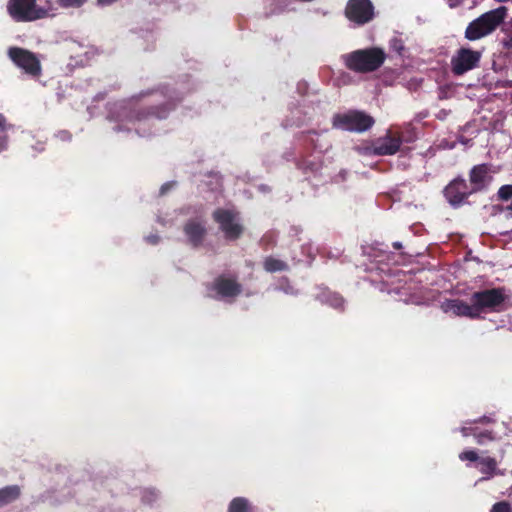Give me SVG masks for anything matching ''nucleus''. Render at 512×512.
I'll return each instance as SVG.
<instances>
[{"mask_svg": "<svg viewBox=\"0 0 512 512\" xmlns=\"http://www.w3.org/2000/svg\"><path fill=\"white\" fill-rule=\"evenodd\" d=\"M469 186L472 192L479 193L486 191L493 181L492 165L489 163H482L474 165L468 173Z\"/></svg>", "mask_w": 512, "mask_h": 512, "instance_id": "11", "label": "nucleus"}, {"mask_svg": "<svg viewBox=\"0 0 512 512\" xmlns=\"http://www.w3.org/2000/svg\"><path fill=\"white\" fill-rule=\"evenodd\" d=\"M212 217L218 223L219 229L224 233L226 240L235 241L243 234L244 227L238 222L237 212L218 208L213 212Z\"/></svg>", "mask_w": 512, "mask_h": 512, "instance_id": "7", "label": "nucleus"}, {"mask_svg": "<svg viewBox=\"0 0 512 512\" xmlns=\"http://www.w3.org/2000/svg\"><path fill=\"white\" fill-rule=\"evenodd\" d=\"M47 4L49 6V8L51 7V3H50V0H47Z\"/></svg>", "mask_w": 512, "mask_h": 512, "instance_id": "38", "label": "nucleus"}, {"mask_svg": "<svg viewBox=\"0 0 512 512\" xmlns=\"http://www.w3.org/2000/svg\"><path fill=\"white\" fill-rule=\"evenodd\" d=\"M479 465V471L484 475L481 480H489L496 475H504V472L498 469L497 460L493 457H481Z\"/></svg>", "mask_w": 512, "mask_h": 512, "instance_id": "17", "label": "nucleus"}, {"mask_svg": "<svg viewBox=\"0 0 512 512\" xmlns=\"http://www.w3.org/2000/svg\"><path fill=\"white\" fill-rule=\"evenodd\" d=\"M459 459L461 461L479 462L481 457L474 450H464L459 454Z\"/></svg>", "mask_w": 512, "mask_h": 512, "instance_id": "27", "label": "nucleus"}, {"mask_svg": "<svg viewBox=\"0 0 512 512\" xmlns=\"http://www.w3.org/2000/svg\"><path fill=\"white\" fill-rule=\"evenodd\" d=\"M497 200L502 203H508L505 206H497L500 212H506L508 217H512V184L502 185L496 194Z\"/></svg>", "mask_w": 512, "mask_h": 512, "instance_id": "19", "label": "nucleus"}, {"mask_svg": "<svg viewBox=\"0 0 512 512\" xmlns=\"http://www.w3.org/2000/svg\"><path fill=\"white\" fill-rule=\"evenodd\" d=\"M308 134H309L308 140H309V143L312 146V148L314 150L321 149V147L317 145L316 140L314 138V136H318V133L316 131H309Z\"/></svg>", "mask_w": 512, "mask_h": 512, "instance_id": "30", "label": "nucleus"}, {"mask_svg": "<svg viewBox=\"0 0 512 512\" xmlns=\"http://www.w3.org/2000/svg\"><path fill=\"white\" fill-rule=\"evenodd\" d=\"M263 268L269 273H274L278 271H286L289 269V266L285 261L269 256L265 258Z\"/></svg>", "mask_w": 512, "mask_h": 512, "instance_id": "22", "label": "nucleus"}, {"mask_svg": "<svg viewBox=\"0 0 512 512\" xmlns=\"http://www.w3.org/2000/svg\"><path fill=\"white\" fill-rule=\"evenodd\" d=\"M482 53L471 48L461 47L451 58V71L455 76H461L479 66Z\"/></svg>", "mask_w": 512, "mask_h": 512, "instance_id": "10", "label": "nucleus"}, {"mask_svg": "<svg viewBox=\"0 0 512 512\" xmlns=\"http://www.w3.org/2000/svg\"><path fill=\"white\" fill-rule=\"evenodd\" d=\"M374 124V118L360 110L336 113L332 118L333 128L349 132L362 133L371 129Z\"/></svg>", "mask_w": 512, "mask_h": 512, "instance_id": "3", "label": "nucleus"}, {"mask_svg": "<svg viewBox=\"0 0 512 512\" xmlns=\"http://www.w3.org/2000/svg\"><path fill=\"white\" fill-rule=\"evenodd\" d=\"M21 495L18 485H9L0 489V507L16 501Z\"/></svg>", "mask_w": 512, "mask_h": 512, "instance_id": "21", "label": "nucleus"}, {"mask_svg": "<svg viewBox=\"0 0 512 512\" xmlns=\"http://www.w3.org/2000/svg\"><path fill=\"white\" fill-rule=\"evenodd\" d=\"M462 433L465 437L473 436L476 442L480 445L495 439V434L493 431L488 429L481 430L478 426L463 427Z\"/></svg>", "mask_w": 512, "mask_h": 512, "instance_id": "18", "label": "nucleus"}, {"mask_svg": "<svg viewBox=\"0 0 512 512\" xmlns=\"http://www.w3.org/2000/svg\"><path fill=\"white\" fill-rule=\"evenodd\" d=\"M176 103L167 100L159 105L142 107L131 102L129 104L126 118L129 122H141L152 118L164 119L169 112L175 108Z\"/></svg>", "mask_w": 512, "mask_h": 512, "instance_id": "6", "label": "nucleus"}, {"mask_svg": "<svg viewBox=\"0 0 512 512\" xmlns=\"http://www.w3.org/2000/svg\"><path fill=\"white\" fill-rule=\"evenodd\" d=\"M389 47L392 51L396 52L399 55H402L405 50V44L402 38L398 36H394L389 41Z\"/></svg>", "mask_w": 512, "mask_h": 512, "instance_id": "26", "label": "nucleus"}, {"mask_svg": "<svg viewBox=\"0 0 512 512\" xmlns=\"http://www.w3.org/2000/svg\"><path fill=\"white\" fill-rule=\"evenodd\" d=\"M183 233L187 243L194 249L201 247L207 237L205 221L199 218H191L183 225Z\"/></svg>", "mask_w": 512, "mask_h": 512, "instance_id": "13", "label": "nucleus"}, {"mask_svg": "<svg viewBox=\"0 0 512 512\" xmlns=\"http://www.w3.org/2000/svg\"><path fill=\"white\" fill-rule=\"evenodd\" d=\"M393 247L398 250L402 248V244L400 242H394Z\"/></svg>", "mask_w": 512, "mask_h": 512, "instance_id": "37", "label": "nucleus"}, {"mask_svg": "<svg viewBox=\"0 0 512 512\" xmlns=\"http://www.w3.org/2000/svg\"><path fill=\"white\" fill-rule=\"evenodd\" d=\"M512 25V21H511ZM503 45L506 49H512V35L503 41Z\"/></svg>", "mask_w": 512, "mask_h": 512, "instance_id": "33", "label": "nucleus"}, {"mask_svg": "<svg viewBox=\"0 0 512 512\" xmlns=\"http://www.w3.org/2000/svg\"><path fill=\"white\" fill-rule=\"evenodd\" d=\"M228 512H252V509L246 498L236 497L230 502Z\"/></svg>", "mask_w": 512, "mask_h": 512, "instance_id": "23", "label": "nucleus"}, {"mask_svg": "<svg viewBox=\"0 0 512 512\" xmlns=\"http://www.w3.org/2000/svg\"><path fill=\"white\" fill-rule=\"evenodd\" d=\"M345 15L350 21L364 25L373 19L374 7L370 0H349Z\"/></svg>", "mask_w": 512, "mask_h": 512, "instance_id": "12", "label": "nucleus"}, {"mask_svg": "<svg viewBox=\"0 0 512 512\" xmlns=\"http://www.w3.org/2000/svg\"><path fill=\"white\" fill-rule=\"evenodd\" d=\"M86 0H58L60 6L69 8V7H81Z\"/></svg>", "mask_w": 512, "mask_h": 512, "instance_id": "29", "label": "nucleus"}, {"mask_svg": "<svg viewBox=\"0 0 512 512\" xmlns=\"http://www.w3.org/2000/svg\"><path fill=\"white\" fill-rule=\"evenodd\" d=\"M441 309L447 314L454 316L467 317L470 319H477L478 314L474 307V303L468 304L460 299H449L441 304Z\"/></svg>", "mask_w": 512, "mask_h": 512, "instance_id": "15", "label": "nucleus"}, {"mask_svg": "<svg viewBox=\"0 0 512 512\" xmlns=\"http://www.w3.org/2000/svg\"><path fill=\"white\" fill-rule=\"evenodd\" d=\"M116 1L117 0H98V3L100 5H110V4H112V3L116 2Z\"/></svg>", "mask_w": 512, "mask_h": 512, "instance_id": "35", "label": "nucleus"}, {"mask_svg": "<svg viewBox=\"0 0 512 512\" xmlns=\"http://www.w3.org/2000/svg\"><path fill=\"white\" fill-rule=\"evenodd\" d=\"M507 14L508 9L505 6H500L483 13L468 24L465 30V38L470 41H475L489 35L504 22Z\"/></svg>", "mask_w": 512, "mask_h": 512, "instance_id": "2", "label": "nucleus"}, {"mask_svg": "<svg viewBox=\"0 0 512 512\" xmlns=\"http://www.w3.org/2000/svg\"><path fill=\"white\" fill-rule=\"evenodd\" d=\"M470 299L474 303L479 318L485 311H501L507 296L504 294V288H491L474 292Z\"/></svg>", "mask_w": 512, "mask_h": 512, "instance_id": "5", "label": "nucleus"}, {"mask_svg": "<svg viewBox=\"0 0 512 512\" xmlns=\"http://www.w3.org/2000/svg\"><path fill=\"white\" fill-rule=\"evenodd\" d=\"M325 302L336 310L344 311L345 300L339 293H328L325 295Z\"/></svg>", "mask_w": 512, "mask_h": 512, "instance_id": "25", "label": "nucleus"}, {"mask_svg": "<svg viewBox=\"0 0 512 512\" xmlns=\"http://www.w3.org/2000/svg\"><path fill=\"white\" fill-rule=\"evenodd\" d=\"M154 91H150V90H147V91H142L140 92L137 96L133 97V100H141L143 99L144 97L148 96V95H151Z\"/></svg>", "mask_w": 512, "mask_h": 512, "instance_id": "31", "label": "nucleus"}, {"mask_svg": "<svg viewBox=\"0 0 512 512\" xmlns=\"http://www.w3.org/2000/svg\"><path fill=\"white\" fill-rule=\"evenodd\" d=\"M401 145V137L392 135L389 132L386 136L375 140L369 150L370 153L375 156L394 155L400 150Z\"/></svg>", "mask_w": 512, "mask_h": 512, "instance_id": "14", "label": "nucleus"}, {"mask_svg": "<svg viewBox=\"0 0 512 512\" xmlns=\"http://www.w3.org/2000/svg\"><path fill=\"white\" fill-rule=\"evenodd\" d=\"M346 68L356 73H369L379 69L386 60L382 48L358 49L343 56Z\"/></svg>", "mask_w": 512, "mask_h": 512, "instance_id": "1", "label": "nucleus"}, {"mask_svg": "<svg viewBox=\"0 0 512 512\" xmlns=\"http://www.w3.org/2000/svg\"><path fill=\"white\" fill-rule=\"evenodd\" d=\"M174 185V182H167L161 186L160 193L163 195L165 194L172 186Z\"/></svg>", "mask_w": 512, "mask_h": 512, "instance_id": "32", "label": "nucleus"}, {"mask_svg": "<svg viewBox=\"0 0 512 512\" xmlns=\"http://www.w3.org/2000/svg\"><path fill=\"white\" fill-rule=\"evenodd\" d=\"M149 243L155 245L159 242L160 237L158 235H150L147 237Z\"/></svg>", "mask_w": 512, "mask_h": 512, "instance_id": "34", "label": "nucleus"}, {"mask_svg": "<svg viewBox=\"0 0 512 512\" xmlns=\"http://www.w3.org/2000/svg\"><path fill=\"white\" fill-rule=\"evenodd\" d=\"M60 134L62 135L63 139H71V134L69 132L64 131L61 132Z\"/></svg>", "mask_w": 512, "mask_h": 512, "instance_id": "36", "label": "nucleus"}, {"mask_svg": "<svg viewBox=\"0 0 512 512\" xmlns=\"http://www.w3.org/2000/svg\"><path fill=\"white\" fill-rule=\"evenodd\" d=\"M472 194L475 193L462 176L452 179L443 190L444 198L453 208H460L467 204Z\"/></svg>", "mask_w": 512, "mask_h": 512, "instance_id": "9", "label": "nucleus"}, {"mask_svg": "<svg viewBox=\"0 0 512 512\" xmlns=\"http://www.w3.org/2000/svg\"><path fill=\"white\" fill-rule=\"evenodd\" d=\"M37 0H8L7 12L17 22H32L48 16V10L37 5Z\"/></svg>", "mask_w": 512, "mask_h": 512, "instance_id": "4", "label": "nucleus"}, {"mask_svg": "<svg viewBox=\"0 0 512 512\" xmlns=\"http://www.w3.org/2000/svg\"><path fill=\"white\" fill-rule=\"evenodd\" d=\"M10 125L7 123V119L3 114H0V152L4 151L8 147V134L7 129Z\"/></svg>", "mask_w": 512, "mask_h": 512, "instance_id": "24", "label": "nucleus"}, {"mask_svg": "<svg viewBox=\"0 0 512 512\" xmlns=\"http://www.w3.org/2000/svg\"><path fill=\"white\" fill-rule=\"evenodd\" d=\"M490 512H512V507L507 501H499L491 507Z\"/></svg>", "mask_w": 512, "mask_h": 512, "instance_id": "28", "label": "nucleus"}, {"mask_svg": "<svg viewBox=\"0 0 512 512\" xmlns=\"http://www.w3.org/2000/svg\"><path fill=\"white\" fill-rule=\"evenodd\" d=\"M8 56L26 74L32 77H39L41 75V63L35 53L21 47H10L8 49Z\"/></svg>", "mask_w": 512, "mask_h": 512, "instance_id": "8", "label": "nucleus"}, {"mask_svg": "<svg viewBox=\"0 0 512 512\" xmlns=\"http://www.w3.org/2000/svg\"><path fill=\"white\" fill-rule=\"evenodd\" d=\"M296 167L304 174L316 173L322 168V160L319 157H301L297 160Z\"/></svg>", "mask_w": 512, "mask_h": 512, "instance_id": "20", "label": "nucleus"}, {"mask_svg": "<svg viewBox=\"0 0 512 512\" xmlns=\"http://www.w3.org/2000/svg\"><path fill=\"white\" fill-rule=\"evenodd\" d=\"M213 287L223 298L236 297L242 292V287L236 280L224 276L216 278Z\"/></svg>", "mask_w": 512, "mask_h": 512, "instance_id": "16", "label": "nucleus"}]
</instances>
